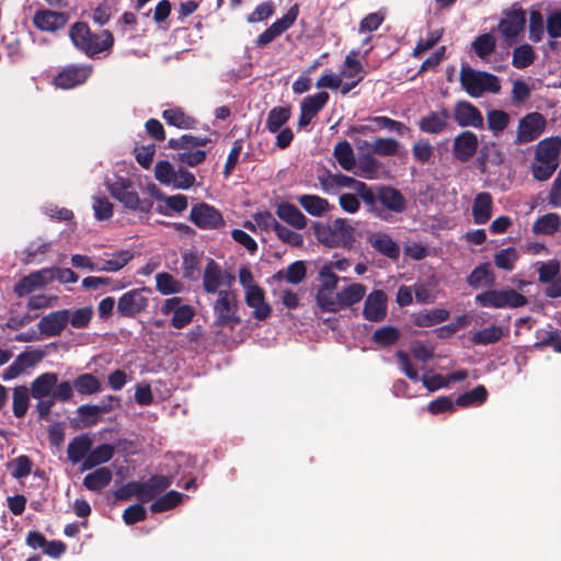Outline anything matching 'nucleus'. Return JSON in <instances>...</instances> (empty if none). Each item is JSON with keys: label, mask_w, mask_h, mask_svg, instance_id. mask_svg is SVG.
Wrapping results in <instances>:
<instances>
[{"label": "nucleus", "mask_w": 561, "mask_h": 561, "mask_svg": "<svg viewBox=\"0 0 561 561\" xmlns=\"http://www.w3.org/2000/svg\"><path fill=\"white\" fill-rule=\"evenodd\" d=\"M519 259V253L515 248H506L494 254V264L497 268L513 271Z\"/></svg>", "instance_id": "obj_50"}, {"label": "nucleus", "mask_w": 561, "mask_h": 561, "mask_svg": "<svg viewBox=\"0 0 561 561\" xmlns=\"http://www.w3.org/2000/svg\"><path fill=\"white\" fill-rule=\"evenodd\" d=\"M238 277L243 289L244 301L252 309V317L259 321L266 320L272 313V307L265 298V290L257 284L248 267H241Z\"/></svg>", "instance_id": "obj_3"}, {"label": "nucleus", "mask_w": 561, "mask_h": 561, "mask_svg": "<svg viewBox=\"0 0 561 561\" xmlns=\"http://www.w3.org/2000/svg\"><path fill=\"white\" fill-rule=\"evenodd\" d=\"M340 277L332 276L324 270L319 278L316 291V312L336 313L359 302L366 287L359 283H352L341 289L337 288Z\"/></svg>", "instance_id": "obj_1"}, {"label": "nucleus", "mask_w": 561, "mask_h": 561, "mask_svg": "<svg viewBox=\"0 0 561 561\" xmlns=\"http://www.w3.org/2000/svg\"><path fill=\"white\" fill-rule=\"evenodd\" d=\"M73 45L88 55H95L108 50L114 43L110 31H102L99 34H92L89 26L83 22L75 23L69 32Z\"/></svg>", "instance_id": "obj_5"}, {"label": "nucleus", "mask_w": 561, "mask_h": 561, "mask_svg": "<svg viewBox=\"0 0 561 561\" xmlns=\"http://www.w3.org/2000/svg\"><path fill=\"white\" fill-rule=\"evenodd\" d=\"M333 156L340 167L345 171H354L356 168V158L354 150L350 142L346 140L340 141L335 145Z\"/></svg>", "instance_id": "obj_40"}, {"label": "nucleus", "mask_w": 561, "mask_h": 561, "mask_svg": "<svg viewBox=\"0 0 561 561\" xmlns=\"http://www.w3.org/2000/svg\"><path fill=\"white\" fill-rule=\"evenodd\" d=\"M317 240L329 248H348L354 240V228L342 218L330 224H316L313 227Z\"/></svg>", "instance_id": "obj_7"}, {"label": "nucleus", "mask_w": 561, "mask_h": 561, "mask_svg": "<svg viewBox=\"0 0 561 561\" xmlns=\"http://www.w3.org/2000/svg\"><path fill=\"white\" fill-rule=\"evenodd\" d=\"M91 67H69L62 70L55 78V84L61 89H71L83 83L91 75Z\"/></svg>", "instance_id": "obj_25"}, {"label": "nucleus", "mask_w": 561, "mask_h": 561, "mask_svg": "<svg viewBox=\"0 0 561 561\" xmlns=\"http://www.w3.org/2000/svg\"><path fill=\"white\" fill-rule=\"evenodd\" d=\"M561 138L549 137L540 140L535 150L531 174L537 181H547L559 167Z\"/></svg>", "instance_id": "obj_2"}, {"label": "nucleus", "mask_w": 561, "mask_h": 561, "mask_svg": "<svg viewBox=\"0 0 561 561\" xmlns=\"http://www.w3.org/2000/svg\"><path fill=\"white\" fill-rule=\"evenodd\" d=\"M453 117L460 127L483 128L484 119L480 110L472 103L461 100L454 105Z\"/></svg>", "instance_id": "obj_14"}, {"label": "nucleus", "mask_w": 561, "mask_h": 561, "mask_svg": "<svg viewBox=\"0 0 561 561\" xmlns=\"http://www.w3.org/2000/svg\"><path fill=\"white\" fill-rule=\"evenodd\" d=\"M525 22V11L514 5L500 22L499 30L506 38H514L523 31Z\"/></svg>", "instance_id": "obj_23"}, {"label": "nucleus", "mask_w": 561, "mask_h": 561, "mask_svg": "<svg viewBox=\"0 0 561 561\" xmlns=\"http://www.w3.org/2000/svg\"><path fill=\"white\" fill-rule=\"evenodd\" d=\"M355 192L363 199L369 213L379 219L388 220V213L377 204L379 201L378 194L376 195L373 190L367 186L366 183H357Z\"/></svg>", "instance_id": "obj_32"}, {"label": "nucleus", "mask_w": 561, "mask_h": 561, "mask_svg": "<svg viewBox=\"0 0 561 561\" xmlns=\"http://www.w3.org/2000/svg\"><path fill=\"white\" fill-rule=\"evenodd\" d=\"M511 122L510 115L502 110H491L486 113L488 128L493 136H500Z\"/></svg>", "instance_id": "obj_47"}, {"label": "nucleus", "mask_w": 561, "mask_h": 561, "mask_svg": "<svg viewBox=\"0 0 561 561\" xmlns=\"http://www.w3.org/2000/svg\"><path fill=\"white\" fill-rule=\"evenodd\" d=\"M378 199L385 207L396 214L403 213L407 208V201L404 196L396 188L390 186H382L378 191Z\"/></svg>", "instance_id": "obj_29"}, {"label": "nucleus", "mask_w": 561, "mask_h": 561, "mask_svg": "<svg viewBox=\"0 0 561 561\" xmlns=\"http://www.w3.org/2000/svg\"><path fill=\"white\" fill-rule=\"evenodd\" d=\"M93 210L98 220H106L113 215V204L105 196L94 195Z\"/></svg>", "instance_id": "obj_59"}, {"label": "nucleus", "mask_w": 561, "mask_h": 561, "mask_svg": "<svg viewBox=\"0 0 561 561\" xmlns=\"http://www.w3.org/2000/svg\"><path fill=\"white\" fill-rule=\"evenodd\" d=\"M276 214L282 220L296 229H304L307 226V218L305 215L296 206L289 203L279 204L277 206Z\"/></svg>", "instance_id": "obj_36"}, {"label": "nucleus", "mask_w": 561, "mask_h": 561, "mask_svg": "<svg viewBox=\"0 0 561 561\" xmlns=\"http://www.w3.org/2000/svg\"><path fill=\"white\" fill-rule=\"evenodd\" d=\"M478 146L477 135L470 130H463L454 138V157L461 162H467L476 154Z\"/></svg>", "instance_id": "obj_16"}, {"label": "nucleus", "mask_w": 561, "mask_h": 561, "mask_svg": "<svg viewBox=\"0 0 561 561\" xmlns=\"http://www.w3.org/2000/svg\"><path fill=\"white\" fill-rule=\"evenodd\" d=\"M30 391L26 387H15L13 390V413L16 417H23L28 409Z\"/></svg>", "instance_id": "obj_51"}, {"label": "nucleus", "mask_w": 561, "mask_h": 561, "mask_svg": "<svg viewBox=\"0 0 561 561\" xmlns=\"http://www.w3.org/2000/svg\"><path fill=\"white\" fill-rule=\"evenodd\" d=\"M486 389L483 386H478L471 391L460 394L456 400V404L459 407L481 404L486 400Z\"/></svg>", "instance_id": "obj_53"}, {"label": "nucleus", "mask_w": 561, "mask_h": 561, "mask_svg": "<svg viewBox=\"0 0 561 561\" xmlns=\"http://www.w3.org/2000/svg\"><path fill=\"white\" fill-rule=\"evenodd\" d=\"M58 377L54 373H45L36 377L31 383V394L34 399L53 397Z\"/></svg>", "instance_id": "obj_31"}, {"label": "nucleus", "mask_w": 561, "mask_h": 561, "mask_svg": "<svg viewBox=\"0 0 561 561\" xmlns=\"http://www.w3.org/2000/svg\"><path fill=\"white\" fill-rule=\"evenodd\" d=\"M207 138L204 137H194L191 135H183L176 139H170L169 146L172 149H192L203 147L207 144Z\"/></svg>", "instance_id": "obj_58"}, {"label": "nucleus", "mask_w": 561, "mask_h": 561, "mask_svg": "<svg viewBox=\"0 0 561 561\" xmlns=\"http://www.w3.org/2000/svg\"><path fill=\"white\" fill-rule=\"evenodd\" d=\"M213 325L219 329L233 330L241 323L239 301L234 291L221 289L213 304Z\"/></svg>", "instance_id": "obj_6"}, {"label": "nucleus", "mask_w": 561, "mask_h": 561, "mask_svg": "<svg viewBox=\"0 0 561 561\" xmlns=\"http://www.w3.org/2000/svg\"><path fill=\"white\" fill-rule=\"evenodd\" d=\"M561 225L557 214H546L534 224L533 230L536 234H552L559 230Z\"/></svg>", "instance_id": "obj_49"}, {"label": "nucleus", "mask_w": 561, "mask_h": 561, "mask_svg": "<svg viewBox=\"0 0 561 561\" xmlns=\"http://www.w3.org/2000/svg\"><path fill=\"white\" fill-rule=\"evenodd\" d=\"M176 169L169 161H159L154 167V176L157 181L164 185H171Z\"/></svg>", "instance_id": "obj_61"}, {"label": "nucleus", "mask_w": 561, "mask_h": 561, "mask_svg": "<svg viewBox=\"0 0 561 561\" xmlns=\"http://www.w3.org/2000/svg\"><path fill=\"white\" fill-rule=\"evenodd\" d=\"M298 16V5H293L287 13L276 20L266 31H264L256 39L259 45H267L275 37L279 36L283 32L288 30Z\"/></svg>", "instance_id": "obj_19"}, {"label": "nucleus", "mask_w": 561, "mask_h": 561, "mask_svg": "<svg viewBox=\"0 0 561 561\" xmlns=\"http://www.w3.org/2000/svg\"><path fill=\"white\" fill-rule=\"evenodd\" d=\"M183 499V495L176 491H170L161 497L157 499L152 505L151 511L156 513L164 512L173 508Z\"/></svg>", "instance_id": "obj_56"}, {"label": "nucleus", "mask_w": 561, "mask_h": 561, "mask_svg": "<svg viewBox=\"0 0 561 561\" xmlns=\"http://www.w3.org/2000/svg\"><path fill=\"white\" fill-rule=\"evenodd\" d=\"M494 276L489 263L478 265L468 276L467 283L473 288L492 285Z\"/></svg>", "instance_id": "obj_44"}, {"label": "nucleus", "mask_w": 561, "mask_h": 561, "mask_svg": "<svg viewBox=\"0 0 561 561\" xmlns=\"http://www.w3.org/2000/svg\"><path fill=\"white\" fill-rule=\"evenodd\" d=\"M93 316V309L91 306H85L73 311H69L70 324L76 329H82L88 327Z\"/></svg>", "instance_id": "obj_57"}, {"label": "nucleus", "mask_w": 561, "mask_h": 561, "mask_svg": "<svg viewBox=\"0 0 561 561\" xmlns=\"http://www.w3.org/2000/svg\"><path fill=\"white\" fill-rule=\"evenodd\" d=\"M69 321V310H58L43 317L37 327L42 334L51 337L59 335Z\"/></svg>", "instance_id": "obj_21"}, {"label": "nucleus", "mask_w": 561, "mask_h": 561, "mask_svg": "<svg viewBox=\"0 0 561 561\" xmlns=\"http://www.w3.org/2000/svg\"><path fill=\"white\" fill-rule=\"evenodd\" d=\"M504 335V329L501 325H490L476 332L471 341L477 345H486L496 343Z\"/></svg>", "instance_id": "obj_48"}, {"label": "nucleus", "mask_w": 561, "mask_h": 561, "mask_svg": "<svg viewBox=\"0 0 561 561\" xmlns=\"http://www.w3.org/2000/svg\"><path fill=\"white\" fill-rule=\"evenodd\" d=\"M160 310L164 316L173 314L171 324L176 329L187 325L195 314L193 308L188 305L182 304V299L180 297L165 299Z\"/></svg>", "instance_id": "obj_15"}, {"label": "nucleus", "mask_w": 561, "mask_h": 561, "mask_svg": "<svg viewBox=\"0 0 561 561\" xmlns=\"http://www.w3.org/2000/svg\"><path fill=\"white\" fill-rule=\"evenodd\" d=\"M104 185L111 196L125 208L141 213L150 211L152 203L148 199L140 198L130 179L125 176H115L114 179L106 178Z\"/></svg>", "instance_id": "obj_4"}, {"label": "nucleus", "mask_w": 561, "mask_h": 561, "mask_svg": "<svg viewBox=\"0 0 561 561\" xmlns=\"http://www.w3.org/2000/svg\"><path fill=\"white\" fill-rule=\"evenodd\" d=\"M49 273L47 268H42L23 277L15 286L14 291L19 296L28 295L36 289L43 288L49 284Z\"/></svg>", "instance_id": "obj_27"}, {"label": "nucleus", "mask_w": 561, "mask_h": 561, "mask_svg": "<svg viewBox=\"0 0 561 561\" xmlns=\"http://www.w3.org/2000/svg\"><path fill=\"white\" fill-rule=\"evenodd\" d=\"M329 94L327 92H318L314 95L306 96L300 104V117L298 121L299 127L307 126L312 118L322 110L328 103Z\"/></svg>", "instance_id": "obj_20"}, {"label": "nucleus", "mask_w": 561, "mask_h": 561, "mask_svg": "<svg viewBox=\"0 0 561 561\" xmlns=\"http://www.w3.org/2000/svg\"><path fill=\"white\" fill-rule=\"evenodd\" d=\"M118 404H119L118 399L110 396L107 398V403L95 404V405H89V404L80 405L78 408V414L82 417V420L85 422V424L91 425V424L96 423L98 417L101 414L110 412Z\"/></svg>", "instance_id": "obj_30"}, {"label": "nucleus", "mask_w": 561, "mask_h": 561, "mask_svg": "<svg viewBox=\"0 0 561 561\" xmlns=\"http://www.w3.org/2000/svg\"><path fill=\"white\" fill-rule=\"evenodd\" d=\"M129 250H119L98 259V272L116 273L125 267L133 259Z\"/></svg>", "instance_id": "obj_26"}, {"label": "nucleus", "mask_w": 561, "mask_h": 561, "mask_svg": "<svg viewBox=\"0 0 561 561\" xmlns=\"http://www.w3.org/2000/svg\"><path fill=\"white\" fill-rule=\"evenodd\" d=\"M383 20L385 13L381 11L370 13L360 21L358 32L362 34H369L376 31Z\"/></svg>", "instance_id": "obj_63"}, {"label": "nucleus", "mask_w": 561, "mask_h": 561, "mask_svg": "<svg viewBox=\"0 0 561 561\" xmlns=\"http://www.w3.org/2000/svg\"><path fill=\"white\" fill-rule=\"evenodd\" d=\"M358 51L352 50L341 66L340 75L344 82L343 94L353 90L365 77V70L362 62L357 59Z\"/></svg>", "instance_id": "obj_12"}, {"label": "nucleus", "mask_w": 561, "mask_h": 561, "mask_svg": "<svg viewBox=\"0 0 561 561\" xmlns=\"http://www.w3.org/2000/svg\"><path fill=\"white\" fill-rule=\"evenodd\" d=\"M73 388L81 396H92L101 391L102 385L95 376L85 373L73 380Z\"/></svg>", "instance_id": "obj_43"}, {"label": "nucleus", "mask_w": 561, "mask_h": 561, "mask_svg": "<svg viewBox=\"0 0 561 561\" xmlns=\"http://www.w3.org/2000/svg\"><path fill=\"white\" fill-rule=\"evenodd\" d=\"M495 43V37L490 33H485L478 36L472 42L471 47L481 59H485L494 50Z\"/></svg>", "instance_id": "obj_52"}, {"label": "nucleus", "mask_w": 561, "mask_h": 561, "mask_svg": "<svg viewBox=\"0 0 561 561\" xmlns=\"http://www.w3.org/2000/svg\"><path fill=\"white\" fill-rule=\"evenodd\" d=\"M91 448L92 440L89 436H76L68 445V458L72 463L83 462Z\"/></svg>", "instance_id": "obj_35"}, {"label": "nucleus", "mask_w": 561, "mask_h": 561, "mask_svg": "<svg viewBox=\"0 0 561 561\" xmlns=\"http://www.w3.org/2000/svg\"><path fill=\"white\" fill-rule=\"evenodd\" d=\"M162 117L168 125L174 126L179 129H192L196 124L193 116L188 115L183 108L178 106L164 110Z\"/></svg>", "instance_id": "obj_33"}, {"label": "nucleus", "mask_w": 561, "mask_h": 561, "mask_svg": "<svg viewBox=\"0 0 561 561\" xmlns=\"http://www.w3.org/2000/svg\"><path fill=\"white\" fill-rule=\"evenodd\" d=\"M151 289L135 288L123 294L117 301V311L123 317L133 318L145 311L149 305Z\"/></svg>", "instance_id": "obj_10"}, {"label": "nucleus", "mask_w": 561, "mask_h": 561, "mask_svg": "<svg viewBox=\"0 0 561 561\" xmlns=\"http://www.w3.org/2000/svg\"><path fill=\"white\" fill-rule=\"evenodd\" d=\"M112 477L111 470L102 467L87 474L83 479V485L90 491L98 492L110 484Z\"/></svg>", "instance_id": "obj_41"}, {"label": "nucleus", "mask_w": 561, "mask_h": 561, "mask_svg": "<svg viewBox=\"0 0 561 561\" xmlns=\"http://www.w3.org/2000/svg\"><path fill=\"white\" fill-rule=\"evenodd\" d=\"M460 83L472 98H479L484 93H497L501 90V83L496 76L477 71L469 67L461 68Z\"/></svg>", "instance_id": "obj_8"}, {"label": "nucleus", "mask_w": 561, "mask_h": 561, "mask_svg": "<svg viewBox=\"0 0 561 561\" xmlns=\"http://www.w3.org/2000/svg\"><path fill=\"white\" fill-rule=\"evenodd\" d=\"M387 314V295L382 290H373L365 300L363 316L365 319L378 322Z\"/></svg>", "instance_id": "obj_18"}, {"label": "nucleus", "mask_w": 561, "mask_h": 561, "mask_svg": "<svg viewBox=\"0 0 561 561\" xmlns=\"http://www.w3.org/2000/svg\"><path fill=\"white\" fill-rule=\"evenodd\" d=\"M115 448L110 444H103L94 449H90V453L84 458L82 463V471L92 469L93 467L105 463L114 456Z\"/></svg>", "instance_id": "obj_34"}, {"label": "nucleus", "mask_w": 561, "mask_h": 561, "mask_svg": "<svg viewBox=\"0 0 561 561\" xmlns=\"http://www.w3.org/2000/svg\"><path fill=\"white\" fill-rule=\"evenodd\" d=\"M275 232L279 240L291 247H300L304 243V238L300 233L290 230L280 224L276 226Z\"/></svg>", "instance_id": "obj_64"}, {"label": "nucleus", "mask_w": 561, "mask_h": 561, "mask_svg": "<svg viewBox=\"0 0 561 561\" xmlns=\"http://www.w3.org/2000/svg\"><path fill=\"white\" fill-rule=\"evenodd\" d=\"M399 331L393 327H383L375 331L374 341L382 346L396 343L399 339Z\"/></svg>", "instance_id": "obj_62"}, {"label": "nucleus", "mask_w": 561, "mask_h": 561, "mask_svg": "<svg viewBox=\"0 0 561 561\" xmlns=\"http://www.w3.org/2000/svg\"><path fill=\"white\" fill-rule=\"evenodd\" d=\"M68 22V15L50 10L37 11L33 16L34 25L44 32H55L62 28Z\"/></svg>", "instance_id": "obj_24"}, {"label": "nucleus", "mask_w": 561, "mask_h": 561, "mask_svg": "<svg viewBox=\"0 0 561 561\" xmlns=\"http://www.w3.org/2000/svg\"><path fill=\"white\" fill-rule=\"evenodd\" d=\"M369 242L374 249L388 257L394 259L399 255V245L392 240V238L383 232H376L369 236Z\"/></svg>", "instance_id": "obj_37"}, {"label": "nucleus", "mask_w": 561, "mask_h": 561, "mask_svg": "<svg viewBox=\"0 0 561 561\" xmlns=\"http://www.w3.org/2000/svg\"><path fill=\"white\" fill-rule=\"evenodd\" d=\"M535 53L530 45L524 44L514 49L512 64L517 69H523L533 64Z\"/></svg>", "instance_id": "obj_54"}, {"label": "nucleus", "mask_w": 561, "mask_h": 561, "mask_svg": "<svg viewBox=\"0 0 561 561\" xmlns=\"http://www.w3.org/2000/svg\"><path fill=\"white\" fill-rule=\"evenodd\" d=\"M306 265L302 261L291 263L287 268L277 272L275 277L290 284H299L306 278Z\"/></svg>", "instance_id": "obj_45"}, {"label": "nucleus", "mask_w": 561, "mask_h": 561, "mask_svg": "<svg viewBox=\"0 0 561 561\" xmlns=\"http://www.w3.org/2000/svg\"><path fill=\"white\" fill-rule=\"evenodd\" d=\"M156 289L163 296L176 295L183 291V283L167 272L156 274Z\"/></svg>", "instance_id": "obj_38"}, {"label": "nucleus", "mask_w": 561, "mask_h": 561, "mask_svg": "<svg viewBox=\"0 0 561 561\" xmlns=\"http://www.w3.org/2000/svg\"><path fill=\"white\" fill-rule=\"evenodd\" d=\"M131 496H136L142 502H147L152 499V493L147 491L146 482H130L115 492V497L118 500H128Z\"/></svg>", "instance_id": "obj_42"}, {"label": "nucleus", "mask_w": 561, "mask_h": 561, "mask_svg": "<svg viewBox=\"0 0 561 561\" xmlns=\"http://www.w3.org/2000/svg\"><path fill=\"white\" fill-rule=\"evenodd\" d=\"M449 313L445 309H434L425 313H420L416 323L422 327H432L447 320Z\"/></svg>", "instance_id": "obj_60"}, {"label": "nucleus", "mask_w": 561, "mask_h": 561, "mask_svg": "<svg viewBox=\"0 0 561 561\" xmlns=\"http://www.w3.org/2000/svg\"><path fill=\"white\" fill-rule=\"evenodd\" d=\"M192 221L203 229H215L222 224L221 214L208 204H199L191 210Z\"/></svg>", "instance_id": "obj_17"}, {"label": "nucleus", "mask_w": 561, "mask_h": 561, "mask_svg": "<svg viewBox=\"0 0 561 561\" xmlns=\"http://www.w3.org/2000/svg\"><path fill=\"white\" fill-rule=\"evenodd\" d=\"M493 198L488 192L478 193L472 203V217L477 225L486 224L492 217Z\"/></svg>", "instance_id": "obj_28"}, {"label": "nucleus", "mask_w": 561, "mask_h": 561, "mask_svg": "<svg viewBox=\"0 0 561 561\" xmlns=\"http://www.w3.org/2000/svg\"><path fill=\"white\" fill-rule=\"evenodd\" d=\"M290 117V111L287 107H274L266 121V127L271 133H276Z\"/></svg>", "instance_id": "obj_55"}, {"label": "nucleus", "mask_w": 561, "mask_h": 561, "mask_svg": "<svg viewBox=\"0 0 561 561\" xmlns=\"http://www.w3.org/2000/svg\"><path fill=\"white\" fill-rule=\"evenodd\" d=\"M300 206L311 216L320 217L330 210L329 202L318 195H301L297 198Z\"/></svg>", "instance_id": "obj_39"}, {"label": "nucleus", "mask_w": 561, "mask_h": 561, "mask_svg": "<svg viewBox=\"0 0 561 561\" xmlns=\"http://www.w3.org/2000/svg\"><path fill=\"white\" fill-rule=\"evenodd\" d=\"M476 302L481 307L513 309L525 306L527 298L512 288L493 289L477 295Z\"/></svg>", "instance_id": "obj_9"}, {"label": "nucleus", "mask_w": 561, "mask_h": 561, "mask_svg": "<svg viewBox=\"0 0 561 561\" xmlns=\"http://www.w3.org/2000/svg\"><path fill=\"white\" fill-rule=\"evenodd\" d=\"M546 118L537 112L529 113L519 119L516 142L527 144L537 139L546 128Z\"/></svg>", "instance_id": "obj_11"}, {"label": "nucleus", "mask_w": 561, "mask_h": 561, "mask_svg": "<svg viewBox=\"0 0 561 561\" xmlns=\"http://www.w3.org/2000/svg\"><path fill=\"white\" fill-rule=\"evenodd\" d=\"M379 171V162L370 154L359 157L356 161V168L353 171L355 175L373 180L377 176Z\"/></svg>", "instance_id": "obj_46"}, {"label": "nucleus", "mask_w": 561, "mask_h": 561, "mask_svg": "<svg viewBox=\"0 0 561 561\" xmlns=\"http://www.w3.org/2000/svg\"><path fill=\"white\" fill-rule=\"evenodd\" d=\"M448 123V110L440 108L439 111H432L422 116L417 122V126L423 133L437 135L444 133L447 129Z\"/></svg>", "instance_id": "obj_22"}, {"label": "nucleus", "mask_w": 561, "mask_h": 561, "mask_svg": "<svg viewBox=\"0 0 561 561\" xmlns=\"http://www.w3.org/2000/svg\"><path fill=\"white\" fill-rule=\"evenodd\" d=\"M233 282L234 276L222 271L215 261L207 263L203 274V288L206 293L218 294L221 287H230Z\"/></svg>", "instance_id": "obj_13"}]
</instances>
